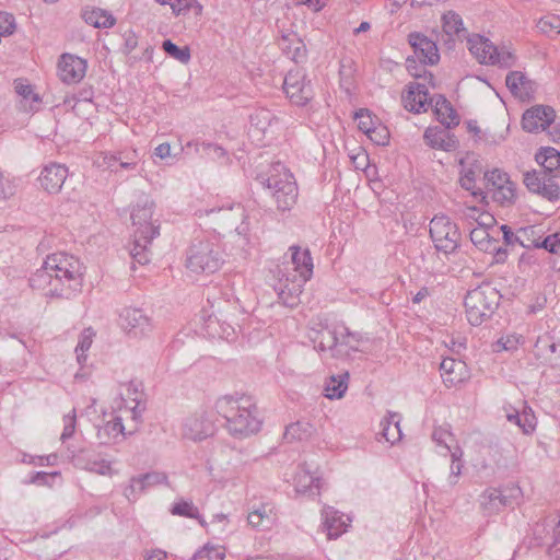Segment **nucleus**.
<instances>
[{"label": "nucleus", "mask_w": 560, "mask_h": 560, "mask_svg": "<svg viewBox=\"0 0 560 560\" xmlns=\"http://www.w3.org/2000/svg\"><path fill=\"white\" fill-rule=\"evenodd\" d=\"M33 288L47 295L70 299L82 285V267L78 258L66 253L49 255L43 267L30 279Z\"/></svg>", "instance_id": "f257e3e1"}, {"label": "nucleus", "mask_w": 560, "mask_h": 560, "mask_svg": "<svg viewBox=\"0 0 560 560\" xmlns=\"http://www.w3.org/2000/svg\"><path fill=\"white\" fill-rule=\"evenodd\" d=\"M217 413L225 420V428L235 438H247L261 427L255 399L249 395H225L214 404Z\"/></svg>", "instance_id": "f03ea898"}, {"label": "nucleus", "mask_w": 560, "mask_h": 560, "mask_svg": "<svg viewBox=\"0 0 560 560\" xmlns=\"http://www.w3.org/2000/svg\"><path fill=\"white\" fill-rule=\"evenodd\" d=\"M154 202L148 197L140 198L131 211V220L135 226L133 244L130 255L140 265L150 261L148 246L160 234V226L152 221Z\"/></svg>", "instance_id": "7ed1b4c3"}, {"label": "nucleus", "mask_w": 560, "mask_h": 560, "mask_svg": "<svg viewBox=\"0 0 560 560\" xmlns=\"http://www.w3.org/2000/svg\"><path fill=\"white\" fill-rule=\"evenodd\" d=\"M256 179L270 192L277 210L290 211L298 201L299 189L292 173L280 162L270 165Z\"/></svg>", "instance_id": "20e7f679"}, {"label": "nucleus", "mask_w": 560, "mask_h": 560, "mask_svg": "<svg viewBox=\"0 0 560 560\" xmlns=\"http://www.w3.org/2000/svg\"><path fill=\"white\" fill-rule=\"evenodd\" d=\"M500 299L499 291L489 283H482L469 290L464 300L469 324L479 326L489 319L498 308Z\"/></svg>", "instance_id": "39448f33"}, {"label": "nucleus", "mask_w": 560, "mask_h": 560, "mask_svg": "<svg viewBox=\"0 0 560 560\" xmlns=\"http://www.w3.org/2000/svg\"><path fill=\"white\" fill-rule=\"evenodd\" d=\"M212 312L205 319L203 328L209 337L232 341L236 337L234 319L240 313L237 301L219 300L211 305Z\"/></svg>", "instance_id": "423d86ee"}, {"label": "nucleus", "mask_w": 560, "mask_h": 560, "mask_svg": "<svg viewBox=\"0 0 560 560\" xmlns=\"http://www.w3.org/2000/svg\"><path fill=\"white\" fill-rule=\"evenodd\" d=\"M223 262L220 247L210 241H197L190 246L186 267L195 273H213Z\"/></svg>", "instance_id": "0eeeda50"}, {"label": "nucleus", "mask_w": 560, "mask_h": 560, "mask_svg": "<svg viewBox=\"0 0 560 560\" xmlns=\"http://www.w3.org/2000/svg\"><path fill=\"white\" fill-rule=\"evenodd\" d=\"M290 249L292 250L294 269L300 273V281L298 283L293 282L292 287L284 285L279 292V296L283 303L293 305L302 292L303 284L311 279L314 265L310 249H301L298 246H292Z\"/></svg>", "instance_id": "6e6552de"}, {"label": "nucleus", "mask_w": 560, "mask_h": 560, "mask_svg": "<svg viewBox=\"0 0 560 560\" xmlns=\"http://www.w3.org/2000/svg\"><path fill=\"white\" fill-rule=\"evenodd\" d=\"M430 236L438 250L453 253L459 245L460 233L446 215H435L430 222Z\"/></svg>", "instance_id": "1a4fd4ad"}, {"label": "nucleus", "mask_w": 560, "mask_h": 560, "mask_svg": "<svg viewBox=\"0 0 560 560\" xmlns=\"http://www.w3.org/2000/svg\"><path fill=\"white\" fill-rule=\"evenodd\" d=\"M215 432V424L210 411L200 409L187 416L182 423L180 433L194 442L206 440Z\"/></svg>", "instance_id": "9d476101"}, {"label": "nucleus", "mask_w": 560, "mask_h": 560, "mask_svg": "<svg viewBox=\"0 0 560 560\" xmlns=\"http://www.w3.org/2000/svg\"><path fill=\"white\" fill-rule=\"evenodd\" d=\"M119 325L130 338H144L153 330L152 319L135 307H125L120 312Z\"/></svg>", "instance_id": "9b49d317"}, {"label": "nucleus", "mask_w": 560, "mask_h": 560, "mask_svg": "<svg viewBox=\"0 0 560 560\" xmlns=\"http://www.w3.org/2000/svg\"><path fill=\"white\" fill-rule=\"evenodd\" d=\"M523 183L526 188L548 201L560 200V186L552 177L544 171H528L524 173Z\"/></svg>", "instance_id": "f8f14e48"}, {"label": "nucleus", "mask_w": 560, "mask_h": 560, "mask_svg": "<svg viewBox=\"0 0 560 560\" xmlns=\"http://www.w3.org/2000/svg\"><path fill=\"white\" fill-rule=\"evenodd\" d=\"M283 88L290 101L298 105H306L314 96L311 81L306 80L303 71L290 70L284 78Z\"/></svg>", "instance_id": "ddd939ff"}, {"label": "nucleus", "mask_w": 560, "mask_h": 560, "mask_svg": "<svg viewBox=\"0 0 560 560\" xmlns=\"http://www.w3.org/2000/svg\"><path fill=\"white\" fill-rule=\"evenodd\" d=\"M86 60L71 54H62L58 61V74L67 84L79 83L86 73Z\"/></svg>", "instance_id": "4468645a"}, {"label": "nucleus", "mask_w": 560, "mask_h": 560, "mask_svg": "<svg viewBox=\"0 0 560 560\" xmlns=\"http://www.w3.org/2000/svg\"><path fill=\"white\" fill-rule=\"evenodd\" d=\"M556 113L550 106L537 105L527 109L522 117V127L527 132L546 130L555 121Z\"/></svg>", "instance_id": "2eb2a0df"}, {"label": "nucleus", "mask_w": 560, "mask_h": 560, "mask_svg": "<svg viewBox=\"0 0 560 560\" xmlns=\"http://www.w3.org/2000/svg\"><path fill=\"white\" fill-rule=\"evenodd\" d=\"M167 477L163 472L151 471L130 479L129 485L124 489V495L129 502H135L140 494L149 488L164 483Z\"/></svg>", "instance_id": "dca6fc26"}, {"label": "nucleus", "mask_w": 560, "mask_h": 560, "mask_svg": "<svg viewBox=\"0 0 560 560\" xmlns=\"http://www.w3.org/2000/svg\"><path fill=\"white\" fill-rule=\"evenodd\" d=\"M408 42L420 62L430 66L439 62V49L432 39L421 33H410L408 35Z\"/></svg>", "instance_id": "f3484780"}, {"label": "nucleus", "mask_w": 560, "mask_h": 560, "mask_svg": "<svg viewBox=\"0 0 560 560\" xmlns=\"http://www.w3.org/2000/svg\"><path fill=\"white\" fill-rule=\"evenodd\" d=\"M429 91L424 84L409 83L401 95L404 107L412 113L427 112L430 106Z\"/></svg>", "instance_id": "a211bd4d"}, {"label": "nucleus", "mask_w": 560, "mask_h": 560, "mask_svg": "<svg viewBox=\"0 0 560 560\" xmlns=\"http://www.w3.org/2000/svg\"><path fill=\"white\" fill-rule=\"evenodd\" d=\"M68 176L65 165L51 163L46 165L39 176L40 186L49 194L58 192Z\"/></svg>", "instance_id": "6ab92c4d"}, {"label": "nucleus", "mask_w": 560, "mask_h": 560, "mask_svg": "<svg viewBox=\"0 0 560 560\" xmlns=\"http://www.w3.org/2000/svg\"><path fill=\"white\" fill-rule=\"evenodd\" d=\"M277 520L275 506L267 502L254 505L247 516L248 524L258 530L270 529L277 523Z\"/></svg>", "instance_id": "aec40b11"}, {"label": "nucleus", "mask_w": 560, "mask_h": 560, "mask_svg": "<svg viewBox=\"0 0 560 560\" xmlns=\"http://www.w3.org/2000/svg\"><path fill=\"white\" fill-rule=\"evenodd\" d=\"M430 106L436 119L447 129L456 127L459 124V116L450 101L442 94H436L430 98Z\"/></svg>", "instance_id": "412c9836"}, {"label": "nucleus", "mask_w": 560, "mask_h": 560, "mask_svg": "<svg viewBox=\"0 0 560 560\" xmlns=\"http://www.w3.org/2000/svg\"><path fill=\"white\" fill-rule=\"evenodd\" d=\"M441 376L446 387L455 386L464 382L467 376L465 362L453 358H445L440 364Z\"/></svg>", "instance_id": "4be33fe9"}, {"label": "nucleus", "mask_w": 560, "mask_h": 560, "mask_svg": "<svg viewBox=\"0 0 560 560\" xmlns=\"http://www.w3.org/2000/svg\"><path fill=\"white\" fill-rule=\"evenodd\" d=\"M460 186L464 189L471 191V195L475 197L481 196V190H475L476 177L481 172V165L478 162V160H476L474 156L467 155L466 158L460 160Z\"/></svg>", "instance_id": "5701e85b"}, {"label": "nucleus", "mask_w": 560, "mask_h": 560, "mask_svg": "<svg viewBox=\"0 0 560 560\" xmlns=\"http://www.w3.org/2000/svg\"><path fill=\"white\" fill-rule=\"evenodd\" d=\"M308 337L317 351L329 352L330 357L335 358L339 337L335 330L328 327H323L322 329H311Z\"/></svg>", "instance_id": "b1692460"}, {"label": "nucleus", "mask_w": 560, "mask_h": 560, "mask_svg": "<svg viewBox=\"0 0 560 560\" xmlns=\"http://www.w3.org/2000/svg\"><path fill=\"white\" fill-rule=\"evenodd\" d=\"M468 49L475 58L483 65L493 63L497 47L481 35H472L467 39Z\"/></svg>", "instance_id": "393cba45"}, {"label": "nucleus", "mask_w": 560, "mask_h": 560, "mask_svg": "<svg viewBox=\"0 0 560 560\" xmlns=\"http://www.w3.org/2000/svg\"><path fill=\"white\" fill-rule=\"evenodd\" d=\"M535 160L555 180L560 178V151L552 147H542L536 153Z\"/></svg>", "instance_id": "a878e982"}, {"label": "nucleus", "mask_w": 560, "mask_h": 560, "mask_svg": "<svg viewBox=\"0 0 560 560\" xmlns=\"http://www.w3.org/2000/svg\"><path fill=\"white\" fill-rule=\"evenodd\" d=\"M338 337V346L337 352H335V358L337 359H349L352 357V353L361 351V345L363 342V337L359 332H352L348 328L343 329Z\"/></svg>", "instance_id": "bb28decb"}, {"label": "nucleus", "mask_w": 560, "mask_h": 560, "mask_svg": "<svg viewBox=\"0 0 560 560\" xmlns=\"http://www.w3.org/2000/svg\"><path fill=\"white\" fill-rule=\"evenodd\" d=\"M278 44L282 52L291 60L301 62L306 58V46L295 33L283 34Z\"/></svg>", "instance_id": "cd10ccee"}, {"label": "nucleus", "mask_w": 560, "mask_h": 560, "mask_svg": "<svg viewBox=\"0 0 560 560\" xmlns=\"http://www.w3.org/2000/svg\"><path fill=\"white\" fill-rule=\"evenodd\" d=\"M322 515L324 517L323 526L327 532L328 539H336L346 532L348 524L343 520V514L331 506H324Z\"/></svg>", "instance_id": "c85d7f7f"}, {"label": "nucleus", "mask_w": 560, "mask_h": 560, "mask_svg": "<svg viewBox=\"0 0 560 560\" xmlns=\"http://www.w3.org/2000/svg\"><path fill=\"white\" fill-rule=\"evenodd\" d=\"M294 486L299 493L316 495L319 494L320 479L301 466L294 477Z\"/></svg>", "instance_id": "c756f323"}, {"label": "nucleus", "mask_w": 560, "mask_h": 560, "mask_svg": "<svg viewBox=\"0 0 560 560\" xmlns=\"http://www.w3.org/2000/svg\"><path fill=\"white\" fill-rule=\"evenodd\" d=\"M82 19L86 24L95 28H110L116 23L113 14L100 8L84 9L82 11Z\"/></svg>", "instance_id": "7c9ffc66"}, {"label": "nucleus", "mask_w": 560, "mask_h": 560, "mask_svg": "<svg viewBox=\"0 0 560 560\" xmlns=\"http://www.w3.org/2000/svg\"><path fill=\"white\" fill-rule=\"evenodd\" d=\"M138 163L137 152L133 150L126 154L125 158L121 156V153L118 154H104L103 162H98V166H104L110 168L112 171L117 172V165L124 170H133Z\"/></svg>", "instance_id": "2f4dec72"}, {"label": "nucleus", "mask_w": 560, "mask_h": 560, "mask_svg": "<svg viewBox=\"0 0 560 560\" xmlns=\"http://www.w3.org/2000/svg\"><path fill=\"white\" fill-rule=\"evenodd\" d=\"M14 89L16 94L22 97L20 106L24 110H35L38 108L40 97L33 91L31 84H27L24 80L19 79L14 81Z\"/></svg>", "instance_id": "473e14b6"}, {"label": "nucleus", "mask_w": 560, "mask_h": 560, "mask_svg": "<svg viewBox=\"0 0 560 560\" xmlns=\"http://www.w3.org/2000/svg\"><path fill=\"white\" fill-rule=\"evenodd\" d=\"M480 505L486 515L498 514L505 506L500 489L488 488L480 495Z\"/></svg>", "instance_id": "72a5a7b5"}, {"label": "nucleus", "mask_w": 560, "mask_h": 560, "mask_svg": "<svg viewBox=\"0 0 560 560\" xmlns=\"http://www.w3.org/2000/svg\"><path fill=\"white\" fill-rule=\"evenodd\" d=\"M506 419L520 427L524 434L533 433L537 425L536 417L529 407H524L522 412H518L517 410L508 412Z\"/></svg>", "instance_id": "f704fd0d"}, {"label": "nucleus", "mask_w": 560, "mask_h": 560, "mask_svg": "<svg viewBox=\"0 0 560 560\" xmlns=\"http://www.w3.org/2000/svg\"><path fill=\"white\" fill-rule=\"evenodd\" d=\"M120 435H125V427L122 424L121 417L113 418L97 431V438L102 444H110L115 442Z\"/></svg>", "instance_id": "c9c22d12"}, {"label": "nucleus", "mask_w": 560, "mask_h": 560, "mask_svg": "<svg viewBox=\"0 0 560 560\" xmlns=\"http://www.w3.org/2000/svg\"><path fill=\"white\" fill-rule=\"evenodd\" d=\"M505 84L514 96L523 97L532 89L530 80L521 71H511L505 78Z\"/></svg>", "instance_id": "e433bc0d"}, {"label": "nucleus", "mask_w": 560, "mask_h": 560, "mask_svg": "<svg viewBox=\"0 0 560 560\" xmlns=\"http://www.w3.org/2000/svg\"><path fill=\"white\" fill-rule=\"evenodd\" d=\"M535 348L538 355L542 357L551 366H560V343L550 341L548 338H539Z\"/></svg>", "instance_id": "4c0bfd02"}, {"label": "nucleus", "mask_w": 560, "mask_h": 560, "mask_svg": "<svg viewBox=\"0 0 560 560\" xmlns=\"http://www.w3.org/2000/svg\"><path fill=\"white\" fill-rule=\"evenodd\" d=\"M349 373L330 376L325 384V396L329 399H340L348 389Z\"/></svg>", "instance_id": "58836bf2"}, {"label": "nucleus", "mask_w": 560, "mask_h": 560, "mask_svg": "<svg viewBox=\"0 0 560 560\" xmlns=\"http://www.w3.org/2000/svg\"><path fill=\"white\" fill-rule=\"evenodd\" d=\"M399 420L400 416L398 413L388 412V417L381 421L382 435L390 444H394L401 438Z\"/></svg>", "instance_id": "ea45409f"}, {"label": "nucleus", "mask_w": 560, "mask_h": 560, "mask_svg": "<svg viewBox=\"0 0 560 560\" xmlns=\"http://www.w3.org/2000/svg\"><path fill=\"white\" fill-rule=\"evenodd\" d=\"M313 433V427L306 421H296L285 428L283 438L287 442L304 441Z\"/></svg>", "instance_id": "a19ab883"}, {"label": "nucleus", "mask_w": 560, "mask_h": 560, "mask_svg": "<svg viewBox=\"0 0 560 560\" xmlns=\"http://www.w3.org/2000/svg\"><path fill=\"white\" fill-rule=\"evenodd\" d=\"M540 238L541 236L538 235L535 226L521 228L517 230V237H515L517 244L527 249L540 248Z\"/></svg>", "instance_id": "79ce46f5"}, {"label": "nucleus", "mask_w": 560, "mask_h": 560, "mask_svg": "<svg viewBox=\"0 0 560 560\" xmlns=\"http://www.w3.org/2000/svg\"><path fill=\"white\" fill-rule=\"evenodd\" d=\"M171 513L173 515L196 518L202 526L205 525V521L201 520L198 508L192 503V501H176L171 508Z\"/></svg>", "instance_id": "37998d69"}, {"label": "nucleus", "mask_w": 560, "mask_h": 560, "mask_svg": "<svg viewBox=\"0 0 560 560\" xmlns=\"http://www.w3.org/2000/svg\"><path fill=\"white\" fill-rule=\"evenodd\" d=\"M442 21H443V31L448 36H454V35L459 36L460 33H465V31H466L464 28L462 18L453 11H448V12L444 13L442 16Z\"/></svg>", "instance_id": "c03bdc74"}, {"label": "nucleus", "mask_w": 560, "mask_h": 560, "mask_svg": "<svg viewBox=\"0 0 560 560\" xmlns=\"http://www.w3.org/2000/svg\"><path fill=\"white\" fill-rule=\"evenodd\" d=\"M470 241L482 252L492 250L493 238L487 229L482 226H476L470 231Z\"/></svg>", "instance_id": "a18cd8bd"}, {"label": "nucleus", "mask_w": 560, "mask_h": 560, "mask_svg": "<svg viewBox=\"0 0 560 560\" xmlns=\"http://www.w3.org/2000/svg\"><path fill=\"white\" fill-rule=\"evenodd\" d=\"M340 75V86L347 92L350 93L353 88V78H354V62L350 58H343L340 61L339 68Z\"/></svg>", "instance_id": "49530a36"}, {"label": "nucleus", "mask_w": 560, "mask_h": 560, "mask_svg": "<svg viewBox=\"0 0 560 560\" xmlns=\"http://www.w3.org/2000/svg\"><path fill=\"white\" fill-rule=\"evenodd\" d=\"M126 398L122 397L125 401L130 400L133 402V406L128 407L131 412V417L133 420H137L141 416L142 409H140L142 393L138 390L137 386L133 383H129L126 388Z\"/></svg>", "instance_id": "de8ad7c7"}, {"label": "nucleus", "mask_w": 560, "mask_h": 560, "mask_svg": "<svg viewBox=\"0 0 560 560\" xmlns=\"http://www.w3.org/2000/svg\"><path fill=\"white\" fill-rule=\"evenodd\" d=\"M95 332L91 327L85 328L79 337V342L75 347L77 360L80 364H83L86 361V351L91 348L93 342V337Z\"/></svg>", "instance_id": "09e8293b"}, {"label": "nucleus", "mask_w": 560, "mask_h": 560, "mask_svg": "<svg viewBox=\"0 0 560 560\" xmlns=\"http://www.w3.org/2000/svg\"><path fill=\"white\" fill-rule=\"evenodd\" d=\"M539 32L550 37L560 34V16L556 14H548L539 19L536 24Z\"/></svg>", "instance_id": "8fccbe9b"}, {"label": "nucleus", "mask_w": 560, "mask_h": 560, "mask_svg": "<svg viewBox=\"0 0 560 560\" xmlns=\"http://www.w3.org/2000/svg\"><path fill=\"white\" fill-rule=\"evenodd\" d=\"M162 47L168 56L180 61L182 63H187L190 60V49L187 46L180 48L171 39H165L162 44Z\"/></svg>", "instance_id": "3c124183"}, {"label": "nucleus", "mask_w": 560, "mask_h": 560, "mask_svg": "<svg viewBox=\"0 0 560 560\" xmlns=\"http://www.w3.org/2000/svg\"><path fill=\"white\" fill-rule=\"evenodd\" d=\"M492 198L501 205H511L515 199L514 184L502 185L492 189Z\"/></svg>", "instance_id": "603ef678"}, {"label": "nucleus", "mask_w": 560, "mask_h": 560, "mask_svg": "<svg viewBox=\"0 0 560 560\" xmlns=\"http://www.w3.org/2000/svg\"><path fill=\"white\" fill-rule=\"evenodd\" d=\"M84 469L101 476H112L114 474L110 463L103 458L88 459Z\"/></svg>", "instance_id": "864d4df0"}, {"label": "nucleus", "mask_w": 560, "mask_h": 560, "mask_svg": "<svg viewBox=\"0 0 560 560\" xmlns=\"http://www.w3.org/2000/svg\"><path fill=\"white\" fill-rule=\"evenodd\" d=\"M354 119L358 120L359 129L365 135L369 133L380 122L377 119L374 120L369 109L360 108L354 114Z\"/></svg>", "instance_id": "5fc2aeb1"}, {"label": "nucleus", "mask_w": 560, "mask_h": 560, "mask_svg": "<svg viewBox=\"0 0 560 560\" xmlns=\"http://www.w3.org/2000/svg\"><path fill=\"white\" fill-rule=\"evenodd\" d=\"M485 179L487 180V186L491 187V189L502 185L513 184L510 180L509 175L505 172L500 171L498 168L492 170L490 172H486Z\"/></svg>", "instance_id": "6e6d98bb"}, {"label": "nucleus", "mask_w": 560, "mask_h": 560, "mask_svg": "<svg viewBox=\"0 0 560 560\" xmlns=\"http://www.w3.org/2000/svg\"><path fill=\"white\" fill-rule=\"evenodd\" d=\"M500 492L506 508L517 504L522 497V490L517 485L506 486L500 489Z\"/></svg>", "instance_id": "4d7b16f0"}, {"label": "nucleus", "mask_w": 560, "mask_h": 560, "mask_svg": "<svg viewBox=\"0 0 560 560\" xmlns=\"http://www.w3.org/2000/svg\"><path fill=\"white\" fill-rule=\"evenodd\" d=\"M224 556L222 548L205 546L195 553L192 560H224Z\"/></svg>", "instance_id": "13d9d810"}, {"label": "nucleus", "mask_w": 560, "mask_h": 560, "mask_svg": "<svg viewBox=\"0 0 560 560\" xmlns=\"http://www.w3.org/2000/svg\"><path fill=\"white\" fill-rule=\"evenodd\" d=\"M445 136H446L445 130L428 128L424 131V139L427 140V143L433 149L446 148V145H444V137Z\"/></svg>", "instance_id": "bf43d9fd"}, {"label": "nucleus", "mask_w": 560, "mask_h": 560, "mask_svg": "<svg viewBox=\"0 0 560 560\" xmlns=\"http://www.w3.org/2000/svg\"><path fill=\"white\" fill-rule=\"evenodd\" d=\"M366 136L377 145H386L389 141V131L381 122H377V125L366 133Z\"/></svg>", "instance_id": "052dcab7"}, {"label": "nucleus", "mask_w": 560, "mask_h": 560, "mask_svg": "<svg viewBox=\"0 0 560 560\" xmlns=\"http://www.w3.org/2000/svg\"><path fill=\"white\" fill-rule=\"evenodd\" d=\"M75 425H77V416H75V409H72V411L66 416H63V430L60 436V440L62 442H66L68 439L72 438V435L75 432Z\"/></svg>", "instance_id": "680f3d73"}, {"label": "nucleus", "mask_w": 560, "mask_h": 560, "mask_svg": "<svg viewBox=\"0 0 560 560\" xmlns=\"http://www.w3.org/2000/svg\"><path fill=\"white\" fill-rule=\"evenodd\" d=\"M467 130L469 132L474 133L475 136H478L479 139H483L488 143L497 144V143H500L501 141H503V139H504V137L502 135H500L499 137H495V136L488 135L487 131L482 132L480 130V128L478 127L477 121H475V120L467 121Z\"/></svg>", "instance_id": "e2e57ef3"}, {"label": "nucleus", "mask_w": 560, "mask_h": 560, "mask_svg": "<svg viewBox=\"0 0 560 560\" xmlns=\"http://www.w3.org/2000/svg\"><path fill=\"white\" fill-rule=\"evenodd\" d=\"M432 440L440 446L444 447L446 451H451L450 441H453V434L450 430L439 427L433 430Z\"/></svg>", "instance_id": "0e129e2a"}, {"label": "nucleus", "mask_w": 560, "mask_h": 560, "mask_svg": "<svg viewBox=\"0 0 560 560\" xmlns=\"http://www.w3.org/2000/svg\"><path fill=\"white\" fill-rule=\"evenodd\" d=\"M540 248L548 250L551 254L560 253V232L550 234L540 238Z\"/></svg>", "instance_id": "69168bd1"}, {"label": "nucleus", "mask_w": 560, "mask_h": 560, "mask_svg": "<svg viewBox=\"0 0 560 560\" xmlns=\"http://www.w3.org/2000/svg\"><path fill=\"white\" fill-rule=\"evenodd\" d=\"M15 30V19L13 14L0 12V36L13 34Z\"/></svg>", "instance_id": "338daca9"}, {"label": "nucleus", "mask_w": 560, "mask_h": 560, "mask_svg": "<svg viewBox=\"0 0 560 560\" xmlns=\"http://www.w3.org/2000/svg\"><path fill=\"white\" fill-rule=\"evenodd\" d=\"M549 553L560 558V514L558 515V522L552 528V541L549 545Z\"/></svg>", "instance_id": "774afa93"}]
</instances>
